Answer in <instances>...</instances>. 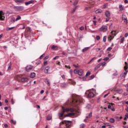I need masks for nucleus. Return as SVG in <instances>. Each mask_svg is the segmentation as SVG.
Returning a JSON list of instances; mask_svg holds the SVG:
<instances>
[{
	"instance_id": "nucleus-63",
	"label": "nucleus",
	"mask_w": 128,
	"mask_h": 128,
	"mask_svg": "<svg viewBox=\"0 0 128 128\" xmlns=\"http://www.w3.org/2000/svg\"><path fill=\"white\" fill-rule=\"evenodd\" d=\"M8 124H4V127H5V128H8Z\"/></svg>"
},
{
	"instance_id": "nucleus-4",
	"label": "nucleus",
	"mask_w": 128,
	"mask_h": 128,
	"mask_svg": "<svg viewBox=\"0 0 128 128\" xmlns=\"http://www.w3.org/2000/svg\"><path fill=\"white\" fill-rule=\"evenodd\" d=\"M116 36V31H112L108 37V40L110 42H112Z\"/></svg>"
},
{
	"instance_id": "nucleus-13",
	"label": "nucleus",
	"mask_w": 128,
	"mask_h": 128,
	"mask_svg": "<svg viewBox=\"0 0 128 128\" xmlns=\"http://www.w3.org/2000/svg\"><path fill=\"white\" fill-rule=\"evenodd\" d=\"M26 72H30L32 70V66H28L26 67Z\"/></svg>"
},
{
	"instance_id": "nucleus-7",
	"label": "nucleus",
	"mask_w": 128,
	"mask_h": 128,
	"mask_svg": "<svg viewBox=\"0 0 128 128\" xmlns=\"http://www.w3.org/2000/svg\"><path fill=\"white\" fill-rule=\"evenodd\" d=\"M105 16H106V22H108V20H110V11H106L105 12Z\"/></svg>"
},
{
	"instance_id": "nucleus-40",
	"label": "nucleus",
	"mask_w": 128,
	"mask_h": 128,
	"mask_svg": "<svg viewBox=\"0 0 128 128\" xmlns=\"http://www.w3.org/2000/svg\"><path fill=\"white\" fill-rule=\"evenodd\" d=\"M90 76V72H87L86 74V76Z\"/></svg>"
},
{
	"instance_id": "nucleus-64",
	"label": "nucleus",
	"mask_w": 128,
	"mask_h": 128,
	"mask_svg": "<svg viewBox=\"0 0 128 128\" xmlns=\"http://www.w3.org/2000/svg\"><path fill=\"white\" fill-rule=\"evenodd\" d=\"M123 128H128V126H123Z\"/></svg>"
},
{
	"instance_id": "nucleus-62",
	"label": "nucleus",
	"mask_w": 128,
	"mask_h": 128,
	"mask_svg": "<svg viewBox=\"0 0 128 128\" xmlns=\"http://www.w3.org/2000/svg\"><path fill=\"white\" fill-rule=\"evenodd\" d=\"M111 110H112V112H115L116 111V109L114 108H110Z\"/></svg>"
},
{
	"instance_id": "nucleus-58",
	"label": "nucleus",
	"mask_w": 128,
	"mask_h": 128,
	"mask_svg": "<svg viewBox=\"0 0 128 128\" xmlns=\"http://www.w3.org/2000/svg\"><path fill=\"white\" fill-rule=\"evenodd\" d=\"M94 78V76L92 75L90 76V80H92V78Z\"/></svg>"
},
{
	"instance_id": "nucleus-44",
	"label": "nucleus",
	"mask_w": 128,
	"mask_h": 128,
	"mask_svg": "<svg viewBox=\"0 0 128 128\" xmlns=\"http://www.w3.org/2000/svg\"><path fill=\"white\" fill-rule=\"evenodd\" d=\"M112 50V47H109L108 48L107 50L108 52H110V50Z\"/></svg>"
},
{
	"instance_id": "nucleus-9",
	"label": "nucleus",
	"mask_w": 128,
	"mask_h": 128,
	"mask_svg": "<svg viewBox=\"0 0 128 128\" xmlns=\"http://www.w3.org/2000/svg\"><path fill=\"white\" fill-rule=\"evenodd\" d=\"M4 12L2 10L0 11V20H4Z\"/></svg>"
},
{
	"instance_id": "nucleus-35",
	"label": "nucleus",
	"mask_w": 128,
	"mask_h": 128,
	"mask_svg": "<svg viewBox=\"0 0 128 128\" xmlns=\"http://www.w3.org/2000/svg\"><path fill=\"white\" fill-rule=\"evenodd\" d=\"M11 22L14 23L16 22V18H12L10 20Z\"/></svg>"
},
{
	"instance_id": "nucleus-14",
	"label": "nucleus",
	"mask_w": 128,
	"mask_h": 128,
	"mask_svg": "<svg viewBox=\"0 0 128 128\" xmlns=\"http://www.w3.org/2000/svg\"><path fill=\"white\" fill-rule=\"evenodd\" d=\"M122 20L124 21V22H125V24H126V22H128V18H126V15L122 16Z\"/></svg>"
},
{
	"instance_id": "nucleus-61",
	"label": "nucleus",
	"mask_w": 128,
	"mask_h": 128,
	"mask_svg": "<svg viewBox=\"0 0 128 128\" xmlns=\"http://www.w3.org/2000/svg\"><path fill=\"white\" fill-rule=\"evenodd\" d=\"M90 8H91V7H86L85 10H90Z\"/></svg>"
},
{
	"instance_id": "nucleus-16",
	"label": "nucleus",
	"mask_w": 128,
	"mask_h": 128,
	"mask_svg": "<svg viewBox=\"0 0 128 128\" xmlns=\"http://www.w3.org/2000/svg\"><path fill=\"white\" fill-rule=\"evenodd\" d=\"M22 79V75H17L15 76V80H16L20 81Z\"/></svg>"
},
{
	"instance_id": "nucleus-52",
	"label": "nucleus",
	"mask_w": 128,
	"mask_h": 128,
	"mask_svg": "<svg viewBox=\"0 0 128 128\" xmlns=\"http://www.w3.org/2000/svg\"><path fill=\"white\" fill-rule=\"evenodd\" d=\"M65 68H68L69 70H70V66H65Z\"/></svg>"
},
{
	"instance_id": "nucleus-49",
	"label": "nucleus",
	"mask_w": 128,
	"mask_h": 128,
	"mask_svg": "<svg viewBox=\"0 0 128 128\" xmlns=\"http://www.w3.org/2000/svg\"><path fill=\"white\" fill-rule=\"evenodd\" d=\"M78 1H76L73 3L74 6H76V4H78Z\"/></svg>"
},
{
	"instance_id": "nucleus-56",
	"label": "nucleus",
	"mask_w": 128,
	"mask_h": 128,
	"mask_svg": "<svg viewBox=\"0 0 128 128\" xmlns=\"http://www.w3.org/2000/svg\"><path fill=\"white\" fill-rule=\"evenodd\" d=\"M48 64V61H45L44 62V66H46Z\"/></svg>"
},
{
	"instance_id": "nucleus-17",
	"label": "nucleus",
	"mask_w": 128,
	"mask_h": 128,
	"mask_svg": "<svg viewBox=\"0 0 128 128\" xmlns=\"http://www.w3.org/2000/svg\"><path fill=\"white\" fill-rule=\"evenodd\" d=\"M119 9V12H122L123 10H124V6L122 4H120Z\"/></svg>"
},
{
	"instance_id": "nucleus-60",
	"label": "nucleus",
	"mask_w": 128,
	"mask_h": 128,
	"mask_svg": "<svg viewBox=\"0 0 128 128\" xmlns=\"http://www.w3.org/2000/svg\"><path fill=\"white\" fill-rule=\"evenodd\" d=\"M62 78L63 80H65L66 79V76H64V75H62Z\"/></svg>"
},
{
	"instance_id": "nucleus-55",
	"label": "nucleus",
	"mask_w": 128,
	"mask_h": 128,
	"mask_svg": "<svg viewBox=\"0 0 128 128\" xmlns=\"http://www.w3.org/2000/svg\"><path fill=\"white\" fill-rule=\"evenodd\" d=\"M70 74L71 76H72V70H70Z\"/></svg>"
},
{
	"instance_id": "nucleus-27",
	"label": "nucleus",
	"mask_w": 128,
	"mask_h": 128,
	"mask_svg": "<svg viewBox=\"0 0 128 128\" xmlns=\"http://www.w3.org/2000/svg\"><path fill=\"white\" fill-rule=\"evenodd\" d=\"M88 50H90V47L84 48V49H82V52H88Z\"/></svg>"
},
{
	"instance_id": "nucleus-3",
	"label": "nucleus",
	"mask_w": 128,
	"mask_h": 128,
	"mask_svg": "<svg viewBox=\"0 0 128 128\" xmlns=\"http://www.w3.org/2000/svg\"><path fill=\"white\" fill-rule=\"evenodd\" d=\"M72 102L73 104H75V106H78L84 102V99H82L80 96H78L76 97V100H72Z\"/></svg>"
},
{
	"instance_id": "nucleus-39",
	"label": "nucleus",
	"mask_w": 128,
	"mask_h": 128,
	"mask_svg": "<svg viewBox=\"0 0 128 128\" xmlns=\"http://www.w3.org/2000/svg\"><path fill=\"white\" fill-rule=\"evenodd\" d=\"M103 42H106V36H104L103 38Z\"/></svg>"
},
{
	"instance_id": "nucleus-23",
	"label": "nucleus",
	"mask_w": 128,
	"mask_h": 128,
	"mask_svg": "<svg viewBox=\"0 0 128 128\" xmlns=\"http://www.w3.org/2000/svg\"><path fill=\"white\" fill-rule=\"evenodd\" d=\"M21 82H28V78H22L20 80Z\"/></svg>"
},
{
	"instance_id": "nucleus-41",
	"label": "nucleus",
	"mask_w": 128,
	"mask_h": 128,
	"mask_svg": "<svg viewBox=\"0 0 128 128\" xmlns=\"http://www.w3.org/2000/svg\"><path fill=\"white\" fill-rule=\"evenodd\" d=\"M11 122L12 124H16V120H12Z\"/></svg>"
},
{
	"instance_id": "nucleus-10",
	"label": "nucleus",
	"mask_w": 128,
	"mask_h": 128,
	"mask_svg": "<svg viewBox=\"0 0 128 128\" xmlns=\"http://www.w3.org/2000/svg\"><path fill=\"white\" fill-rule=\"evenodd\" d=\"M100 32H106L108 30V26H102L101 28H100Z\"/></svg>"
},
{
	"instance_id": "nucleus-30",
	"label": "nucleus",
	"mask_w": 128,
	"mask_h": 128,
	"mask_svg": "<svg viewBox=\"0 0 128 128\" xmlns=\"http://www.w3.org/2000/svg\"><path fill=\"white\" fill-rule=\"evenodd\" d=\"M8 70H10L12 68V62H10L8 64Z\"/></svg>"
},
{
	"instance_id": "nucleus-25",
	"label": "nucleus",
	"mask_w": 128,
	"mask_h": 128,
	"mask_svg": "<svg viewBox=\"0 0 128 128\" xmlns=\"http://www.w3.org/2000/svg\"><path fill=\"white\" fill-rule=\"evenodd\" d=\"M95 12L96 14H102V10L100 9H98L96 10Z\"/></svg>"
},
{
	"instance_id": "nucleus-29",
	"label": "nucleus",
	"mask_w": 128,
	"mask_h": 128,
	"mask_svg": "<svg viewBox=\"0 0 128 128\" xmlns=\"http://www.w3.org/2000/svg\"><path fill=\"white\" fill-rule=\"evenodd\" d=\"M16 22H18V20H22V17L20 16H16Z\"/></svg>"
},
{
	"instance_id": "nucleus-36",
	"label": "nucleus",
	"mask_w": 128,
	"mask_h": 128,
	"mask_svg": "<svg viewBox=\"0 0 128 128\" xmlns=\"http://www.w3.org/2000/svg\"><path fill=\"white\" fill-rule=\"evenodd\" d=\"M124 40V37H123L120 40V44H122Z\"/></svg>"
},
{
	"instance_id": "nucleus-32",
	"label": "nucleus",
	"mask_w": 128,
	"mask_h": 128,
	"mask_svg": "<svg viewBox=\"0 0 128 128\" xmlns=\"http://www.w3.org/2000/svg\"><path fill=\"white\" fill-rule=\"evenodd\" d=\"M14 26L11 27V28H7L6 30L7 31H8V30H14Z\"/></svg>"
},
{
	"instance_id": "nucleus-1",
	"label": "nucleus",
	"mask_w": 128,
	"mask_h": 128,
	"mask_svg": "<svg viewBox=\"0 0 128 128\" xmlns=\"http://www.w3.org/2000/svg\"><path fill=\"white\" fill-rule=\"evenodd\" d=\"M72 126V122L64 120L60 124L59 128H70Z\"/></svg>"
},
{
	"instance_id": "nucleus-33",
	"label": "nucleus",
	"mask_w": 128,
	"mask_h": 128,
	"mask_svg": "<svg viewBox=\"0 0 128 128\" xmlns=\"http://www.w3.org/2000/svg\"><path fill=\"white\" fill-rule=\"evenodd\" d=\"M52 116H48L47 117H46V120H52Z\"/></svg>"
},
{
	"instance_id": "nucleus-28",
	"label": "nucleus",
	"mask_w": 128,
	"mask_h": 128,
	"mask_svg": "<svg viewBox=\"0 0 128 128\" xmlns=\"http://www.w3.org/2000/svg\"><path fill=\"white\" fill-rule=\"evenodd\" d=\"M116 120H114V118H110V120H109V122H111V124H113V122H114Z\"/></svg>"
},
{
	"instance_id": "nucleus-6",
	"label": "nucleus",
	"mask_w": 128,
	"mask_h": 128,
	"mask_svg": "<svg viewBox=\"0 0 128 128\" xmlns=\"http://www.w3.org/2000/svg\"><path fill=\"white\" fill-rule=\"evenodd\" d=\"M128 63L127 62H125V66H124V70L125 72H124V74H120L121 78H125L126 76V74H128Z\"/></svg>"
},
{
	"instance_id": "nucleus-18",
	"label": "nucleus",
	"mask_w": 128,
	"mask_h": 128,
	"mask_svg": "<svg viewBox=\"0 0 128 128\" xmlns=\"http://www.w3.org/2000/svg\"><path fill=\"white\" fill-rule=\"evenodd\" d=\"M58 48V46L56 45H52L51 47V50H56Z\"/></svg>"
},
{
	"instance_id": "nucleus-8",
	"label": "nucleus",
	"mask_w": 128,
	"mask_h": 128,
	"mask_svg": "<svg viewBox=\"0 0 128 128\" xmlns=\"http://www.w3.org/2000/svg\"><path fill=\"white\" fill-rule=\"evenodd\" d=\"M32 32V30H30V28H28L27 29V30H26L24 34H25V36H30V34Z\"/></svg>"
},
{
	"instance_id": "nucleus-48",
	"label": "nucleus",
	"mask_w": 128,
	"mask_h": 128,
	"mask_svg": "<svg viewBox=\"0 0 128 128\" xmlns=\"http://www.w3.org/2000/svg\"><path fill=\"white\" fill-rule=\"evenodd\" d=\"M58 58H60L59 56H56L54 58H53V60H58Z\"/></svg>"
},
{
	"instance_id": "nucleus-50",
	"label": "nucleus",
	"mask_w": 128,
	"mask_h": 128,
	"mask_svg": "<svg viewBox=\"0 0 128 128\" xmlns=\"http://www.w3.org/2000/svg\"><path fill=\"white\" fill-rule=\"evenodd\" d=\"M76 8H78V6L75 7V8L73 9V10H72V13H74V12H76Z\"/></svg>"
},
{
	"instance_id": "nucleus-24",
	"label": "nucleus",
	"mask_w": 128,
	"mask_h": 128,
	"mask_svg": "<svg viewBox=\"0 0 128 128\" xmlns=\"http://www.w3.org/2000/svg\"><path fill=\"white\" fill-rule=\"evenodd\" d=\"M15 2H16V4H18V2L24 4V0H15Z\"/></svg>"
},
{
	"instance_id": "nucleus-22",
	"label": "nucleus",
	"mask_w": 128,
	"mask_h": 128,
	"mask_svg": "<svg viewBox=\"0 0 128 128\" xmlns=\"http://www.w3.org/2000/svg\"><path fill=\"white\" fill-rule=\"evenodd\" d=\"M34 1L32 0L27 2L25 3L26 6H28V4H34Z\"/></svg>"
},
{
	"instance_id": "nucleus-31",
	"label": "nucleus",
	"mask_w": 128,
	"mask_h": 128,
	"mask_svg": "<svg viewBox=\"0 0 128 128\" xmlns=\"http://www.w3.org/2000/svg\"><path fill=\"white\" fill-rule=\"evenodd\" d=\"M92 113L90 112V113L88 116H86V118H92Z\"/></svg>"
},
{
	"instance_id": "nucleus-20",
	"label": "nucleus",
	"mask_w": 128,
	"mask_h": 128,
	"mask_svg": "<svg viewBox=\"0 0 128 128\" xmlns=\"http://www.w3.org/2000/svg\"><path fill=\"white\" fill-rule=\"evenodd\" d=\"M16 10H18L19 12H20V10H24V6H19L16 7Z\"/></svg>"
},
{
	"instance_id": "nucleus-51",
	"label": "nucleus",
	"mask_w": 128,
	"mask_h": 128,
	"mask_svg": "<svg viewBox=\"0 0 128 128\" xmlns=\"http://www.w3.org/2000/svg\"><path fill=\"white\" fill-rule=\"evenodd\" d=\"M96 52H100V48H96Z\"/></svg>"
},
{
	"instance_id": "nucleus-57",
	"label": "nucleus",
	"mask_w": 128,
	"mask_h": 128,
	"mask_svg": "<svg viewBox=\"0 0 128 128\" xmlns=\"http://www.w3.org/2000/svg\"><path fill=\"white\" fill-rule=\"evenodd\" d=\"M73 66L76 68H80V66H78V65L74 64Z\"/></svg>"
},
{
	"instance_id": "nucleus-53",
	"label": "nucleus",
	"mask_w": 128,
	"mask_h": 128,
	"mask_svg": "<svg viewBox=\"0 0 128 128\" xmlns=\"http://www.w3.org/2000/svg\"><path fill=\"white\" fill-rule=\"evenodd\" d=\"M100 64H102V66H106V62H104L102 63H100Z\"/></svg>"
},
{
	"instance_id": "nucleus-37",
	"label": "nucleus",
	"mask_w": 128,
	"mask_h": 128,
	"mask_svg": "<svg viewBox=\"0 0 128 128\" xmlns=\"http://www.w3.org/2000/svg\"><path fill=\"white\" fill-rule=\"evenodd\" d=\"M128 113L126 114L125 115V118H124V120H128Z\"/></svg>"
},
{
	"instance_id": "nucleus-2",
	"label": "nucleus",
	"mask_w": 128,
	"mask_h": 128,
	"mask_svg": "<svg viewBox=\"0 0 128 128\" xmlns=\"http://www.w3.org/2000/svg\"><path fill=\"white\" fill-rule=\"evenodd\" d=\"M62 112L58 114V116L60 119H62V118L64 116V112H74V110L72 108H64V107H62Z\"/></svg>"
},
{
	"instance_id": "nucleus-26",
	"label": "nucleus",
	"mask_w": 128,
	"mask_h": 128,
	"mask_svg": "<svg viewBox=\"0 0 128 128\" xmlns=\"http://www.w3.org/2000/svg\"><path fill=\"white\" fill-rule=\"evenodd\" d=\"M35 76H36V73L32 72L30 74V78H35Z\"/></svg>"
},
{
	"instance_id": "nucleus-43",
	"label": "nucleus",
	"mask_w": 128,
	"mask_h": 128,
	"mask_svg": "<svg viewBox=\"0 0 128 128\" xmlns=\"http://www.w3.org/2000/svg\"><path fill=\"white\" fill-rule=\"evenodd\" d=\"M96 57L92 58V60L88 62V64H90V62H92L94 60H96Z\"/></svg>"
},
{
	"instance_id": "nucleus-11",
	"label": "nucleus",
	"mask_w": 128,
	"mask_h": 128,
	"mask_svg": "<svg viewBox=\"0 0 128 128\" xmlns=\"http://www.w3.org/2000/svg\"><path fill=\"white\" fill-rule=\"evenodd\" d=\"M50 68L49 66H46L44 70V74H50Z\"/></svg>"
},
{
	"instance_id": "nucleus-34",
	"label": "nucleus",
	"mask_w": 128,
	"mask_h": 128,
	"mask_svg": "<svg viewBox=\"0 0 128 128\" xmlns=\"http://www.w3.org/2000/svg\"><path fill=\"white\" fill-rule=\"evenodd\" d=\"M74 73L75 74H78V70H77L76 69H75L74 70Z\"/></svg>"
},
{
	"instance_id": "nucleus-42",
	"label": "nucleus",
	"mask_w": 128,
	"mask_h": 128,
	"mask_svg": "<svg viewBox=\"0 0 128 128\" xmlns=\"http://www.w3.org/2000/svg\"><path fill=\"white\" fill-rule=\"evenodd\" d=\"M96 40H100V37L98 36H96Z\"/></svg>"
},
{
	"instance_id": "nucleus-21",
	"label": "nucleus",
	"mask_w": 128,
	"mask_h": 128,
	"mask_svg": "<svg viewBox=\"0 0 128 128\" xmlns=\"http://www.w3.org/2000/svg\"><path fill=\"white\" fill-rule=\"evenodd\" d=\"M100 66H102V64H98V65H96V66L94 68V70H98V68H100Z\"/></svg>"
},
{
	"instance_id": "nucleus-45",
	"label": "nucleus",
	"mask_w": 128,
	"mask_h": 128,
	"mask_svg": "<svg viewBox=\"0 0 128 128\" xmlns=\"http://www.w3.org/2000/svg\"><path fill=\"white\" fill-rule=\"evenodd\" d=\"M84 128V124H82L80 125V128Z\"/></svg>"
},
{
	"instance_id": "nucleus-59",
	"label": "nucleus",
	"mask_w": 128,
	"mask_h": 128,
	"mask_svg": "<svg viewBox=\"0 0 128 128\" xmlns=\"http://www.w3.org/2000/svg\"><path fill=\"white\" fill-rule=\"evenodd\" d=\"M11 102L12 103V104H14V99L13 98L11 99Z\"/></svg>"
},
{
	"instance_id": "nucleus-38",
	"label": "nucleus",
	"mask_w": 128,
	"mask_h": 128,
	"mask_svg": "<svg viewBox=\"0 0 128 128\" xmlns=\"http://www.w3.org/2000/svg\"><path fill=\"white\" fill-rule=\"evenodd\" d=\"M110 60V58L108 57H106L104 58L103 59V60L104 62H108V60Z\"/></svg>"
},
{
	"instance_id": "nucleus-47",
	"label": "nucleus",
	"mask_w": 128,
	"mask_h": 128,
	"mask_svg": "<svg viewBox=\"0 0 128 128\" xmlns=\"http://www.w3.org/2000/svg\"><path fill=\"white\" fill-rule=\"evenodd\" d=\"M50 58V56H46L44 58V60H48V58Z\"/></svg>"
},
{
	"instance_id": "nucleus-54",
	"label": "nucleus",
	"mask_w": 128,
	"mask_h": 128,
	"mask_svg": "<svg viewBox=\"0 0 128 128\" xmlns=\"http://www.w3.org/2000/svg\"><path fill=\"white\" fill-rule=\"evenodd\" d=\"M44 54H43L41 56H40V59L42 60V58H44Z\"/></svg>"
},
{
	"instance_id": "nucleus-5",
	"label": "nucleus",
	"mask_w": 128,
	"mask_h": 128,
	"mask_svg": "<svg viewBox=\"0 0 128 128\" xmlns=\"http://www.w3.org/2000/svg\"><path fill=\"white\" fill-rule=\"evenodd\" d=\"M85 94L87 98H94V94L92 92V90H88L86 91Z\"/></svg>"
},
{
	"instance_id": "nucleus-15",
	"label": "nucleus",
	"mask_w": 128,
	"mask_h": 128,
	"mask_svg": "<svg viewBox=\"0 0 128 128\" xmlns=\"http://www.w3.org/2000/svg\"><path fill=\"white\" fill-rule=\"evenodd\" d=\"M83 74H84V70H82V69H80L78 70V76H82Z\"/></svg>"
},
{
	"instance_id": "nucleus-19",
	"label": "nucleus",
	"mask_w": 128,
	"mask_h": 128,
	"mask_svg": "<svg viewBox=\"0 0 128 128\" xmlns=\"http://www.w3.org/2000/svg\"><path fill=\"white\" fill-rule=\"evenodd\" d=\"M45 82L48 86H50V82L48 78L45 79Z\"/></svg>"
},
{
	"instance_id": "nucleus-12",
	"label": "nucleus",
	"mask_w": 128,
	"mask_h": 128,
	"mask_svg": "<svg viewBox=\"0 0 128 128\" xmlns=\"http://www.w3.org/2000/svg\"><path fill=\"white\" fill-rule=\"evenodd\" d=\"M74 111L71 112L70 113H69L66 115V116H74V114H76V112H76V110L73 108Z\"/></svg>"
},
{
	"instance_id": "nucleus-46",
	"label": "nucleus",
	"mask_w": 128,
	"mask_h": 128,
	"mask_svg": "<svg viewBox=\"0 0 128 128\" xmlns=\"http://www.w3.org/2000/svg\"><path fill=\"white\" fill-rule=\"evenodd\" d=\"M80 30H84V26H82L80 28Z\"/></svg>"
}]
</instances>
